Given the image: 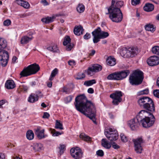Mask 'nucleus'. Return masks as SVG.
<instances>
[{
    "instance_id": "obj_25",
    "label": "nucleus",
    "mask_w": 159,
    "mask_h": 159,
    "mask_svg": "<svg viewBox=\"0 0 159 159\" xmlns=\"http://www.w3.org/2000/svg\"><path fill=\"white\" fill-rule=\"evenodd\" d=\"M154 8L153 5L152 3H146L143 7V10L148 12L151 11H153Z\"/></svg>"
},
{
    "instance_id": "obj_59",
    "label": "nucleus",
    "mask_w": 159,
    "mask_h": 159,
    "mask_svg": "<svg viewBox=\"0 0 159 159\" xmlns=\"http://www.w3.org/2000/svg\"><path fill=\"white\" fill-rule=\"evenodd\" d=\"M88 92L89 93H94V90L92 88H89L88 90Z\"/></svg>"
},
{
    "instance_id": "obj_42",
    "label": "nucleus",
    "mask_w": 159,
    "mask_h": 159,
    "mask_svg": "<svg viewBox=\"0 0 159 159\" xmlns=\"http://www.w3.org/2000/svg\"><path fill=\"white\" fill-rule=\"evenodd\" d=\"M149 93V90L148 89H146L140 91L138 93V95H140L144 94H147Z\"/></svg>"
},
{
    "instance_id": "obj_54",
    "label": "nucleus",
    "mask_w": 159,
    "mask_h": 159,
    "mask_svg": "<svg viewBox=\"0 0 159 159\" xmlns=\"http://www.w3.org/2000/svg\"><path fill=\"white\" fill-rule=\"evenodd\" d=\"M38 80L33 81L30 83V85L32 87H34L35 86L38 85Z\"/></svg>"
},
{
    "instance_id": "obj_21",
    "label": "nucleus",
    "mask_w": 159,
    "mask_h": 159,
    "mask_svg": "<svg viewBox=\"0 0 159 159\" xmlns=\"http://www.w3.org/2000/svg\"><path fill=\"white\" fill-rule=\"evenodd\" d=\"M139 50L137 47H132L128 49V56L130 57H133L138 53Z\"/></svg>"
},
{
    "instance_id": "obj_44",
    "label": "nucleus",
    "mask_w": 159,
    "mask_h": 159,
    "mask_svg": "<svg viewBox=\"0 0 159 159\" xmlns=\"http://www.w3.org/2000/svg\"><path fill=\"white\" fill-rule=\"evenodd\" d=\"M85 75L83 73H79L77 76L76 78L77 80H81L85 78Z\"/></svg>"
},
{
    "instance_id": "obj_18",
    "label": "nucleus",
    "mask_w": 159,
    "mask_h": 159,
    "mask_svg": "<svg viewBox=\"0 0 159 159\" xmlns=\"http://www.w3.org/2000/svg\"><path fill=\"white\" fill-rule=\"evenodd\" d=\"M71 39L70 37L66 36L64 38V41L63 42V44L64 46H66V49L67 51H70L73 48L74 45L70 43Z\"/></svg>"
},
{
    "instance_id": "obj_58",
    "label": "nucleus",
    "mask_w": 159,
    "mask_h": 159,
    "mask_svg": "<svg viewBox=\"0 0 159 159\" xmlns=\"http://www.w3.org/2000/svg\"><path fill=\"white\" fill-rule=\"evenodd\" d=\"M6 156L4 154L0 153V159H5Z\"/></svg>"
},
{
    "instance_id": "obj_37",
    "label": "nucleus",
    "mask_w": 159,
    "mask_h": 159,
    "mask_svg": "<svg viewBox=\"0 0 159 159\" xmlns=\"http://www.w3.org/2000/svg\"><path fill=\"white\" fill-rule=\"evenodd\" d=\"M152 51L154 54L159 55V46H154L152 48Z\"/></svg>"
},
{
    "instance_id": "obj_19",
    "label": "nucleus",
    "mask_w": 159,
    "mask_h": 159,
    "mask_svg": "<svg viewBox=\"0 0 159 159\" xmlns=\"http://www.w3.org/2000/svg\"><path fill=\"white\" fill-rule=\"evenodd\" d=\"M148 113V112L147 111L145 110H142L139 112L138 115L136 116V118L138 121H141L142 120L147 117V116Z\"/></svg>"
},
{
    "instance_id": "obj_63",
    "label": "nucleus",
    "mask_w": 159,
    "mask_h": 159,
    "mask_svg": "<svg viewBox=\"0 0 159 159\" xmlns=\"http://www.w3.org/2000/svg\"><path fill=\"white\" fill-rule=\"evenodd\" d=\"M68 63L69 65L72 66L75 64V62L74 61H69L68 62Z\"/></svg>"
},
{
    "instance_id": "obj_52",
    "label": "nucleus",
    "mask_w": 159,
    "mask_h": 159,
    "mask_svg": "<svg viewBox=\"0 0 159 159\" xmlns=\"http://www.w3.org/2000/svg\"><path fill=\"white\" fill-rule=\"evenodd\" d=\"M65 148V146L64 145H61L60 146L59 149L60 154H62L63 153Z\"/></svg>"
},
{
    "instance_id": "obj_4",
    "label": "nucleus",
    "mask_w": 159,
    "mask_h": 159,
    "mask_svg": "<svg viewBox=\"0 0 159 159\" xmlns=\"http://www.w3.org/2000/svg\"><path fill=\"white\" fill-rule=\"evenodd\" d=\"M138 103L142 108L153 112L155 111V106L152 100L148 97H140L137 101Z\"/></svg>"
},
{
    "instance_id": "obj_11",
    "label": "nucleus",
    "mask_w": 159,
    "mask_h": 159,
    "mask_svg": "<svg viewBox=\"0 0 159 159\" xmlns=\"http://www.w3.org/2000/svg\"><path fill=\"white\" fill-rule=\"evenodd\" d=\"M122 93L120 91H117L115 93L111 94L110 97L113 99L112 103L114 105H117L122 100L121 97L122 96Z\"/></svg>"
},
{
    "instance_id": "obj_53",
    "label": "nucleus",
    "mask_w": 159,
    "mask_h": 159,
    "mask_svg": "<svg viewBox=\"0 0 159 159\" xmlns=\"http://www.w3.org/2000/svg\"><path fill=\"white\" fill-rule=\"evenodd\" d=\"M112 148L116 149H117L120 148V146L116 144L115 143H113L112 144Z\"/></svg>"
},
{
    "instance_id": "obj_39",
    "label": "nucleus",
    "mask_w": 159,
    "mask_h": 159,
    "mask_svg": "<svg viewBox=\"0 0 159 159\" xmlns=\"http://www.w3.org/2000/svg\"><path fill=\"white\" fill-rule=\"evenodd\" d=\"M128 49H124L122 50L120 52V54L121 55L126 57L129 58V57L128 56L129 54L128 53Z\"/></svg>"
},
{
    "instance_id": "obj_62",
    "label": "nucleus",
    "mask_w": 159,
    "mask_h": 159,
    "mask_svg": "<svg viewBox=\"0 0 159 159\" xmlns=\"http://www.w3.org/2000/svg\"><path fill=\"white\" fill-rule=\"evenodd\" d=\"M95 51L94 50H92L91 52L89 54V56H93L95 53Z\"/></svg>"
},
{
    "instance_id": "obj_61",
    "label": "nucleus",
    "mask_w": 159,
    "mask_h": 159,
    "mask_svg": "<svg viewBox=\"0 0 159 159\" xmlns=\"http://www.w3.org/2000/svg\"><path fill=\"white\" fill-rule=\"evenodd\" d=\"M22 89H23L24 91H27L28 89V87L25 85H22L21 86Z\"/></svg>"
},
{
    "instance_id": "obj_22",
    "label": "nucleus",
    "mask_w": 159,
    "mask_h": 159,
    "mask_svg": "<svg viewBox=\"0 0 159 159\" xmlns=\"http://www.w3.org/2000/svg\"><path fill=\"white\" fill-rule=\"evenodd\" d=\"M16 86L14 81L12 80H7L5 84V87L7 89H14Z\"/></svg>"
},
{
    "instance_id": "obj_20",
    "label": "nucleus",
    "mask_w": 159,
    "mask_h": 159,
    "mask_svg": "<svg viewBox=\"0 0 159 159\" xmlns=\"http://www.w3.org/2000/svg\"><path fill=\"white\" fill-rule=\"evenodd\" d=\"M35 134L37 135L39 139H42L45 137L44 132V129L41 130L40 127H38L34 130Z\"/></svg>"
},
{
    "instance_id": "obj_46",
    "label": "nucleus",
    "mask_w": 159,
    "mask_h": 159,
    "mask_svg": "<svg viewBox=\"0 0 159 159\" xmlns=\"http://www.w3.org/2000/svg\"><path fill=\"white\" fill-rule=\"evenodd\" d=\"M120 136L122 141L124 142H125L127 141L128 139L127 137L126 136L123 134H120Z\"/></svg>"
},
{
    "instance_id": "obj_43",
    "label": "nucleus",
    "mask_w": 159,
    "mask_h": 159,
    "mask_svg": "<svg viewBox=\"0 0 159 159\" xmlns=\"http://www.w3.org/2000/svg\"><path fill=\"white\" fill-rule=\"evenodd\" d=\"M62 91L66 94H69L71 93V90L69 87L66 86L63 88Z\"/></svg>"
},
{
    "instance_id": "obj_47",
    "label": "nucleus",
    "mask_w": 159,
    "mask_h": 159,
    "mask_svg": "<svg viewBox=\"0 0 159 159\" xmlns=\"http://www.w3.org/2000/svg\"><path fill=\"white\" fill-rule=\"evenodd\" d=\"M11 23V21L9 19H7L4 21L3 24L5 26H8L10 25Z\"/></svg>"
},
{
    "instance_id": "obj_15",
    "label": "nucleus",
    "mask_w": 159,
    "mask_h": 159,
    "mask_svg": "<svg viewBox=\"0 0 159 159\" xmlns=\"http://www.w3.org/2000/svg\"><path fill=\"white\" fill-rule=\"evenodd\" d=\"M147 63L150 66H155L159 64V57L155 56H151L147 60Z\"/></svg>"
},
{
    "instance_id": "obj_14",
    "label": "nucleus",
    "mask_w": 159,
    "mask_h": 159,
    "mask_svg": "<svg viewBox=\"0 0 159 159\" xmlns=\"http://www.w3.org/2000/svg\"><path fill=\"white\" fill-rule=\"evenodd\" d=\"M102 69V66L98 64L93 65L92 66L89 67L87 70H85L88 75H92L94 72L100 71Z\"/></svg>"
},
{
    "instance_id": "obj_57",
    "label": "nucleus",
    "mask_w": 159,
    "mask_h": 159,
    "mask_svg": "<svg viewBox=\"0 0 159 159\" xmlns=\"http://www.w3.org/2000/svg\"><path fill=\"white\" fill-rule=\"evenodd\" d=\"M15 2L18 5H20L22 2L25 3V1L23 0H16Z\"/></svg>"
},
{
    "instance_id": "obj_41",
    "label": "nucleus",
    "mask_w": 159,
    "mask_h": 159,
    "mask_svg": "<svg viewBox=\"0 0 159 159\" xmlns=\"http://www.w3.org/2000/svg\"><path fill=\"white\" fill-rule=\"evenodd\" d=\"M108 36L109 34L108 33L104 31H101V35L100 36V39L105 38L107 37Z\"/></svg>"
},
{
    "instance_id": "obj_17",
    "label": "nucleus",
    "mask_w": 159,
    "mask_h": 159,
    "mask_svg": "<svg viewBox=\"0 0 159 159\" xmlns=\"http://www.w3.org/2000/svg\"><path fill=\"white\" fill-rule=\"evenodd\" d=\"M128 124L131 129L133 130L136 129L140 124V122L138 121L136 118H134L128 122Z\"/></svg>"
},
{
    "instance_id": "obj_24",
    "label": "nucleus",
    "mask_w": 159,
    "mask_h": 159,
    "mask_svg": "<svg viewBox=\"0 0 159 159\" xmlns=\"http://www.w3.org/2000/svg\"><path fill=\"white\" fill-rule=\"evenodd\" d=\"M107 64L110 66H113L116 63V59L113 57H108L106 61Z\"/></svg>"
},
{
    "instance_id": "obj_2",
    "label": "nucleus",
    "mask_w": 159,
    "mask_h": 159,
    "mask_svg": "<svg viewBox=\"0 0 159 159\" xmlns=\"http://www.w3.org/2000/svg\"><path fill=\"white\" fill-rule=\"evenodd\" d=\"M124 2L121 1L112 0L111 5L108 8L109 17L113 21L116 23L120 22L122 20L123 15L120 8L123 5Z\"/></svg>"
},
{
    "instance_id": "obj_13",
    "label": "nucleus",
    "mask_w": 159,
    "mask_h": 159,
    "mask_svg": "<svg viewBox=\"0 0 159 159\" xmlns=\"http://www.w3.org/2000/svg\"><path fill=\"white\" fill-rule=\"evenodd\" d=\"M43 95L40 91H37L35 93H32L29 96L28 99V101L30 103H34L37 101L39 97H42Z\"/></svg>"
},
{
    "instance_id": "obj_8",
    "label": "nucleus",
    "mask_w": 159,
    "mask_h": 159,
    "mask_svg": "<svg viewBox=\"0 0 159 159\" xmlns=\"http://www.w3.org/2000/svg\"><path fill=\"white\" fill-rule=\"evenodd\" d=\"M132 140L134 144L135 151L137 153H141L143 150V144L144 143L143 139L141 137L133 139Z\"/></svg>"
},
{
    "instance_id": "obj_36",
    "label": "nucleus",
    "mask_w": 159,
    "mask_h": 159,
    "mask_svg": "<svg viewBox=\"0 0 159 159\" xmlns=\"http://www.w3.org/2000/svg\"><path fill=\"white\" fill-rule=\"evenodd\" d=\"M80 138L84 141H90V138L84 133H81L80 136Z\"/></svg>"
},
{
    "instance_id": "obj_38",
    "label": "nucleus",
    "mask_w": 159,
    "mask_h": 159,
    "mask_svg": "<svg viewBox=\"0 0 159 159\" xmlns=\"http://www.w3.org/2000/svg\"><path fill=\"white\" fill-rule=\"evenodd\" d=\"M96 81L95 80H92L88 81H85L84 83V85L86 86H90L96 83Z\"/></svg>"
},
{
    "instance_id": "obj_28",
    "label": "nucleus",
    "mask_w": 159,
    "mask_h": 159,
    "mask_svg": "<svg viewBox=\"0 0 159 159\" xmlns=\"http://www.w3.org/2000/svg\"><path fill=\"white\" fill-rule=\"evenodd\" d=\"M32 39V37H29L27 36L23 37L21 39V43L22 44H25L28 43Z\"/></svg>"
},
{
    "instance_id": "obj_49",
    "label": "nucleus",
    "mask_w": 159,
    "mask_h": 159,
    "mask_svg": "<svg viewBox=\"0 0 159 159\" xmlns=\"http://www.w3.org/2000/svg\"><path fill=\"white\" fill-rule=\"evenodd\" d=\"M140 3V0H131V4L133 5H136Z\"/></svg>"
},
{
    "instance_id": "obj_64",
    "label": "nucleus",
    "mask_w": 159,
    "mask_h": 159,
    "mask_svg": "<svg viewBox=\"0 0 159 159\" xmlns=\"http://www.w3.org/2000/svg\"><path fill=\"white\" fill-rule=\"evenodd\" d=\"M50 82H49L47 84V86L49 88H51L52 87V81H50Z\"/></svg>"
},
{
    "instance_id": "obj_10",
    "label": "nucleus",
    "mask_w": 159,
    "mask_h": 159,
    "mask_svg": "<svg viewBox=\"0 0 159 159\" xmlns=\"http://www.w3.org/2000/svg\"><path fill=\"white\" fill-rule=\"evenodd\" d=\"M150 116H152V118L150 119V117L147 116L145 119L140 121V124L144 128H149L153 125L155 121V118L154 116L151 113H150Z\"/></svg>"
},
{
    "instance_id": "obj_50",
    "label": "nucleus",
    "mask_w": 159,
    "mask_h": 159,
    "mask_svg": "<svg viewBox=\"0 0 159 159\" xmlns=\"http://www.w3.org/2000/svg\"><path fill=\"white\" fill-rule=\"evenodd\" d=\"M96 154L99 156L102 157L104 155V152L102 150H99L96 152Z\"/></svg>"
},
{
    "instance_id": "obj_23",
    "label": "nucleus",
    "mask_w": 159,
    "mask_h": 159,
    "mask_svg": "<svg viewBox=\"0 0 159 159\" xmlns=\"http://www.w3.org/2000/svg\"><path fill=\"white\" fill-rule=\"evenodd\" d=\"M84 30L80 25L76 26L74 29V32L75 35L78 36L80 35L83 34Z\"/></svg>"
},
{
    "instance_id": "obj_30",
    "label": "nucleus",
    "mask_w": 159,
    "mask_h": 159,
    "mask_svg": "<svg viewBox=\"0 0 159 159\" xmlns=\"http://www.w3.org/2000/svg\"><path fill=\"white\" fill-rule=\"evenodd\" d=\"M26 137L27 138L30 140L33 139L34 137V134L32 130H29L26 132Z\"/></svg>"
},
{
    "instance_id": "obj_6",
    "label": "nucleus",
    "mask_w": 159,
    "mask_h": 159,
    "mask_svg": "<svg viewBox=\"0 0 159 159\" xmlns=\"http://www.w3.org/2000/svg\"><path fill=\"white\" fill-rule=\"evenodd\" d=\"M143 79V73L141 71H135L130 75L129 80L131 84L138 85L142 83Z\"/></svg>"
},
{
    "instance_id": "obj_51",
    "label": "nucleus",
    "mask_w": 159,
    "mask_h": 159,
    "mask_svg": "<svg viewBox=\"0 0 159 159\" xmlns=\"http://www.w3.org/2000/svg\"><path fill=\"white\" fill-rule=\"evenodd\" d=\"M153 94L154 96L159 98V90L156 89L153 91Z\"/></svg>"
},
{
    "instance_id": "obj_34",
    "label": "nucleus",
    "mask_w": 159,
    "mask_h": 159,
    "mask_svg": "<svg viewBox=\"0 0 159 159\" xmlns=\"http://www.w3.org/2000/svg\"><path fill=\"white\" fill-rule=\"evenodd\" d=\"M77 11L79 13L83 12L85 9L84 6L82 4H80L76 8Z\"/></svg>"
},
{
    "instance_id": "obj_35",
    "label": "nucleus",
    "mask_w": 159,
    "mask_h": 159,
    "mask_svg": "<svg viewBox=\"0 0 159 159\" xmlns=\"http://www.w3.org/2000/svg\"><path fill=\"white\" fill-rule=\"evenodd\" d=\"M48 50L53 52H58L59 50L56 45H54L52 46L49 47L47 48Z\"/></svg>"
},
{
    "instance_id": "obj_45",
    "label": "nucleus",
    "mask_w": 159,
    "mask_h": 159,
    "mask_svg": "<svg viewBox=\"0 0 159 159\" xmlns=\"http://www.w3.org/2000/svg\"><path fill=\"white\" fill-rule=\"evenodd\" d=\"M19 5H20L23 7L24 8L27 9L30 6V5L29 3L26 1H25V3L22 2L21 3V4Z\"/></svg>"
},
{
    "instance_id": "obj_32",
    "label": "nucleus",
    "mask_w": 159,
    "mask_h": 159,
    "mask_svg": "<svg viewBox=\"0 0 159 159\" xmlns=\"http://www.w3.org/2000/svg\"><path fill=\"white\" fill-rule=\"evenodd\" d=\"M55 128L56 129H58L60 130L63 129L62 123L60 122V121L57 120H56Z\"/></svg>"
},
{
    "instance_id": "obj_55",
    "label": "nucleus",
    "mask_w": 159,
    "mask_h": 159,
    "mask_svg": "<svg viewBox=\"0 0 159 159\" xmlns=\"http://www.w3.org/2000/svg\"><path fill=\"white\" fill-rule=\"evenodd\" d=\"M91 35L89 33H87L86 34L84 35V38L86 40H88L90 38Z\"/></svg>"
},
{
    "instance_id": "obj_16",
    "label": "nucleus",
    "mask_w": 159,
    "mask_h": 159,
    "mask_svg": "<svg viewBox=\"0 0 159 159\" xmlns=\"http://www.w3.org/2000/svg\"><path fill=\"white\" fill-rule=\"evenodd\" d=\"M101 30L100 27H98L92 32L93 37V41L94 43H97L100 41Z\"/></svg>"
},
{
    "instance_id": "obj_5",
    "label": "nucleus",
    "mask_w": 159,
    "mask_h": 159,
    "mask_svg": "<svg viewBox=\"0 0 159 159\" xmlns=\"http://www.w3.org/2000/svg\"><path fill=\"white\" fill-rule=\"evenodd\" d=\"M40 69L38 64L35 63L25 67L21 72L20 75L21 77H27L36 73Z\"/></svg>"
},
{
    "instance_id": "obj_48",
    "label": "nucleus",
    "mask_w": 159,
    "mask_h": 159,
    "mask_svg": "<svg viewBox=\"0 0 159 159\" xmlns=\"http://www.w3.org/2000/svg\"><path fill=\"white\" fill-rule=\"evenodd\" d=\"M72 99V97L71 96H69L67 97L65 99V102L68 103L71 101Z\"/></svg>"
},
{
    "instance_id": "obj_40",
    "label": "nucleus",
    "mask_w": 159,
    "mask_h": 159,
    "mask_svg": "<svg viewBox=\"0 0 159 159\" xmlns=\"http://www.w3.org/2000/svg\"><path fill=\"white\" fill-rule=\"evenodd\" d=\"M51 134H52V136H57L59 135H61L63 134V133H60L59 132L56 131L55 129H51Z\"/></svg>"
},
{
    "instance_id": "obj_1",
    "label": "nucleus",
    "mask_w": 159,
    "mask_h": 159,
    "mask_svg": "<svg viewBox=\"0 0 159 159\" xmlns=\"http://www.w3.org/2000/svg\"><path fill=\"white\" fill-rule=\"evenodd\" d=\"M74 104L77 110L89 117L94 123H96L95 106L91 101L87 100L84 95L77 96Z\"/></svg>"
},
{
    "instance_id": "obj_31",
    "label": "nucleus",
    "mask_w": 159,
    "mask_h": 159,
    "mask_svg": "<svg viewBox=\"0 0 159 159\" xmlns=\"http://www.w3.org/2000/svg\"><path fill=\"white\" fill-rule=\"evenodd\" d=\"M145 29L146 30L153 32L155 30V29L154 27L152 24H149L145 26Z\"/></svg>"
},
{
    "instance_id": "obj_9",
    "label": "nucleus",
    "mask_w": 159,
    "mask_h": 159,
    "mask_svg": "<svg viewBox=\"0 0 159 159\" xmlns=\"http://www.w3.org/2000/svg\"><path fill=\"white\" fill-rule=\"evenodd\" d=\"M104 133L106 137L111 141H115L118 139V134L116 130L109 128L106 129Z\"/></svg>"
},
{
    "instance_id": "obj_26",
    "label": "nucleus",
    "mask_w": 159,
    "mask_h": 159,
    "mask_svg": "<svg viewBox=\"0 0 159 159\" xmlns=\"http://www.w3.org/2000/svg\"><path fill=\"white\" fill-rule=\"evenodd\" d=\"M34 152H39L43 149V146L40 143H36L34 144L33 146H31Z\"/></svg>"
},
{
    "instance_id": "obj_29",
    "label": "nucleus",
    "mask_w": 159,
    "mask_h": 159,
    "mask_svg": "<svg viewBox=\"0 0 159 159\" xmlns=\"http://www.w3.org/2000/svg\"><path fill=\"white\" fill-rule=\"evenodd\" d=\"M55 18L54 16L44 18L41 19V21L46 24L51 23L53 21V19Z\"/></svg>"
},
{
    "instance_id": "obj_56",
    "label": "nucleus",
    "mask_w": 159,
    "mask_h": 159,
    "mask_svg": "<svg viewBox=\"0 0 159 159\" xmlns=\"http://www.w3.org/2000/svg\"><path fill=\"white\" fill-rule=\"evenodd\" d=\"M50 116V115L47 112H45L43 114V118H48Z\"/></svg>"
},
{
    "instance_id": "obj_3",
    "label": "nucleus",
    "mask_w": 159,
    "mask_h": 159,
    "mask_svg": "<svg viewBox=\"0 0 159 159\" xmlns=\"http://www.w3.org/2000/svg\"><path fill=\"white\" fill-rule=\"evenodd\" d=\"M7 46V42L4 39L0 38V65L5 67L9 59L8 52L4 50Z\"/></svg>"
},
{
    "instance_id": "obj_7",
    "label": "nucleus",
    "mask_w": 159,
    "mask_h": 159,
    "mask_svg": "<svg viewBox=\"0 0 159 159\" xmlns=\"http://www.w3.org/2000/svg\"><path fill=\"white\" fill-rule=\"evenodd\" d=\"M129 73V70L115 72L109 75L107 77V79L110 80H121L125 78Z\"/></svg>"
},
{
    "instance_id": "obj_12",
    "label": "nucleus",
    "mask_w": 159,
    "mask_h": 159,
    "mask_svg": "<svg viewBox=\"0 0 159 159\" xmlns=\"http://www.w3.org/2000/svg\"><path fill=\"white\" fill-rule=\"evenodd\" d=\"M71 156L75 159H80L83 157V152L78 147L72 148L70 150Z\"/></svg>"
},
{
    "instance_id": "obj_60",
    "label": "nucleus",
    "mask_w": 159,
    "mask_h": 159,
    "mask_svg": "<svg viewBox=\"0 0 159 159\" xmlns=\"http://www.w3.org/2000/svg\"><path fill=\"white\" fill-rule=\"evenodd\" d=\"M41 2L44 6H47L48 5V3L46 0H42Z\"/></svg>"
},
{
    "instance_id": "obj_27",
    "label": "nucleus",
    "mask_w": 159,
    "mask_h": 159,
    "mask_svg": "<svg viewBox=\"0 0 159 159\" xmlns=\"http://www.w3.org/2000/svg\"><path fill=\"white\" fill-rule=\"evenodd\" d=\"M102 145L106 149H109L111 147V144L105 139H103L101 141Z\"/></svg>"
},
{
    "instance_id": "obj_33",
    "label": "nucleus",
    "mask_w": 159,
    "mask_h": 159,
    "mask_svg": "<svg viewBox=\"0 0 159 159\" xmlns=\"http://www.w3.org/2000/svg\"><path fill=\"white\" fill-rule=\"evenodd\" d=\"M58 73V70L57 69L55 68L52 72L51 75L49 78L50 81H52L54 77Z\"/></svg>"
}]
</instances>
